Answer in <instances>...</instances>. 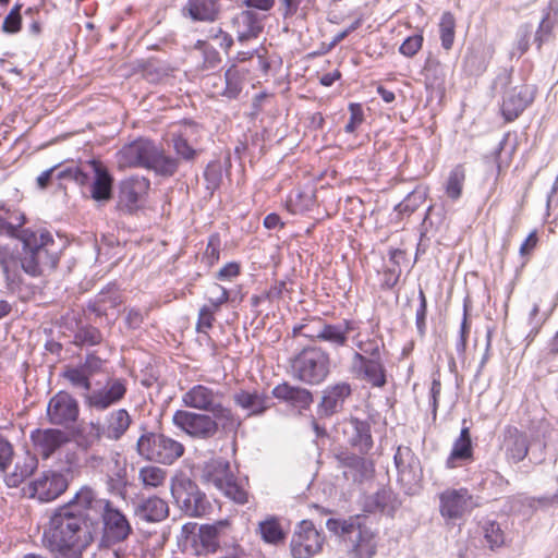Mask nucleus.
<instances>
[{"mask_svg":"<svg viewBox=\"0 0 558 558\" xmlns=\"http://www.w3.org/2000/svg\"><path fill=\"white\" fill-rule=\"evenodd\" d=\"M98 534V518L75 512L71 507H61L50 518L49 526L44 533V543L48 549L85 550Z\"/></svg>","mask_w":558,"mask_h":558,"instance_id":"1","label":"nucleus"},{"mask_svg":"<svg viewBox=\"0 0 558 558\" xmlns=\"http://www.w3.org/2000/svg\"><path fill=\"white\" fill-rule=\"evenodd\" d=\"M20 239L23 243L21 267L26 274L36 277L56 268L59 262L58 246L48 231L24 229Z\"/></svg>","mask_w":558,"mask_h":558,"instance_id":"2","label":"nucleus"},{"mask_svg":"<svg viewBox=\"0 0 558 558\" xmlns=\"http://www.w3.org/2000/svg\"><path fill=\"white\" fill-rule=\"evenodd\" d=\"M356 350L353 351L350 372L354 378L366 381L373 387L386 385V368L381 351L384 341L379 338L360 339V333L353 338Z\"/></svg>","mask_w":558,"mask_h":558,"instance_id":"3","label":"nucleus"},{"mask_svg":"<svg viewBox=\"0 0 558 558\" xmlns=\"http://www.w3.org/2000/svg\"><path fill=\"white\" fill-rule=\"evenodd\" d=\"M226 395L220 389L197 384L182 395V403L186 408L195 409L203 413H210L221 421L225 430L236 429L241 422L233 411L223 404Z\"/></svg>","mask_w":558,"mask_h":558,"instance_id":"4","label":"nucleus"},{"mask_svg":"<svg viewBox=\"0 0 558 558\" xmlns=\"http://www.w3.org/2000/svg\"><path fill=\"white\" fill-rule=\"evenodd\" d=\"M59 180H71L78 185L90 184V196L97 202H108L112 197L113 179L108 169L97 160H90L85 166L68 167L56 174Z\"/></svg>","mask_w":558,"mask_h":558,"instance_id":"5","label":"nucleus"},{"mask_svg":"<svg viewBox=\"0 0 558 558\" xmlns=\"http://www.w3.org/2000/svg\"><path fill=\"white\" fill-rule=\"evenodd\" d=\"M143 433L136 441V452L141 458L155 463L171 465L184 454V446L162 434L147 430L142 427Z\"/></svg>","mask_w":558,"mask_h":558,"instance_id":"6","label":"nucleus"},{"mask_svg":"<svg viewBox=\"0 0 558 558\" xmlns=\"http://www.w3.org/2000/svg\"><path fill=\"white\" fill-rule=\"evenodd\" d=\"M294 378L307 385H319L330 372L328 353L319 347H306L291 359Z\"/></svg>","mask_w":558,"mask_h":558,"instance_id":"7","label":"nucleus"},{"mask_svg":"<svg viewBox=\"0 0 558 558\" xmlns=\"http://www.w3.org/2000/svg\"><path fill=\"white\" fill-rule=\"evenodd\" d=\"M98 517L101 520V532L97 545L99 550L111 549L133 534L129 519L112 502L107 505Z\"/></svg>","mask_w":558,"mask_h":558,"instance_id":"8","label":"nucleus"},{"mask_svg":"<svg viewBox=\"0 0 558 558\" xmlns=\"http://www.w3.org/2000/svg\"><path fill=\"white\" fill-rule=\"evenodd\" d=\"M219 418L206 413L177 410L172 416L173 425L193 439L208 440L219 432Z\"/></svg>","mask_w":558,"mask_h":558,"instance_id":"9","label":"nucleus"},{"mask_svg":"<svg viewBox=\"0 0 558 558\" xmlns=\"http://www.w3.org/2000/svg\"><path fill=\"white\" fill-rule=\"evenodd\" d=\"M171 494L178 507L190 517H202L210 508L206 495L190 478L173 482Z\"/></svg>","mask_w":558,"mask_h":558,"instance_id":"10","label":"nucleus"},{"mask_svg":"<svg viewBox=\"0 0 558 558\" xmlns=\"http://www.w3.org/2000/svg\"><path fill=\"white\" fill-rule=\"evenodd\" d=\"M150 189V181L144 177H130L118 186L117 207L124 214L133 215L143 208Z\"/></svg>","mask_w":558,"mask_h":558,"instance_id":"11","label":"nucleus"},{"mask_svg":"<svg viewBox=\"0 0 558 558\" xmlns=\"http://www.w3.org/2000/svg\"><path fill=\"white\" fill-rule=\"evenodd\" d=\"M398 481L408 494H414L423 478L421 462L410 447L399 446L395 453Z\"/></svg>","mask_w":558,"mask_h":558,"instance_id":"12","label":"nucleus"},{"mask_svg":"<svg viewBox=\"0 0 558 558\" xmlns=\"http://www.w3.org/2000/svg\"><path fill=\"white\" fill-rule=\"evenodd\" d=\"M128 392V380L110 377L100 389L84 395L85 405L90 410L105 411L122 401Z\"/></svg>","mask_w":558,"mask_h":558,"instance_id":"13","label":"nucleus"},{"mask_svg":"<svg viewBox=\"0 0 558 558\" xmlns=\"http://www.w3.org/2000/svg\"><path fill=\"white\" fill-rule=\"evenodd\" d=\"M324 537L312 521L298 524L291 538L290 548L294 558H312L322 550Z\"/></svg>","mask_w":558,"mask_h":558,"instance_id":"14","label":"nucleus"},{"mask_svg":"<svg viewBox=\"0 0 558 558\" xmlns=\"http://www.w3.org/2000/svg\"><path fill=\"white\" fill-rule=\"evenodd\" d=\"M69 486V472L48 470L29 483V495L41 502H49L61 496Z\"/></svg>","mask_w":558,"mask_h":558,"instance_id":"15","label":"nucleus"},{"mask_svg":"<svg viewBox=\"0 0 558 558\" xmlns=\"http://www.w3.org/2000/svg\"><path fill=\"white\" fill-rule=\"evenodd\" d=\"M80 415L77 400L66 391L57 392L48 402L47 420L51 425L70 427Z\"/></svg>","mask_w":558,"mask_h":558,"instance_id":"16","label":"nucleus"},{"mask_svg":"<svg viewBox=\"0 0 558 558\" xmlns=\"http://www.w3.org/2000/svg\"><path fill=\"white\" fill-rule=\"evenodd\" d=\"M477 506L466 488H448L439 494V512L447 520L461 519Z\"/></svg>","mask_w":558,"mask_h":558,"instance_id":"17","label":"nucleus"},{"mask_svg":"<svg viewBox=\"0 0 558 558\" xmlns=\"http://www.w3.org/2000/svg\"><path fill=\"white\" fill-rule=\"evenodd\" d=\"M353 393L352 385L341 380L330 384L322 391V399L317 405L319 417H331L344 409V404Z\"/></svg>","mask_w":558,"mask_h":558,"instance_id":"18","label":"nucleus"},{"mask_svg":"<svg viewBox=\"0 0 558 558\" xmlns=\"http://www.w3.org/2000/svg\"><path fill=\"white\" fill-rule=\"evenodd\" d=\"M308 325L299 328V332L305 337L316 338L329 343L333 348L345 347L349 341V335L357 329L356 323L350 319H343L338 324L320 323L316 333H308Z\"/></svg>","mask_w":558,"mask_h":558,"instance_id":"19","label":"nucleus"},{"mask_svg":"<svg viewBox=\"0 0 558 558\" xmlns=\"http://www.w3.org/2000/svg\"><path fill=\"white\" fill-rule=\"evenodd\" d=\"M157 145L149 140L140 138L128 145H124L118 156L119 162L123 167H143L148 168Z\"/></svg>","mask_w":558,"mask_h":558,"instance_id":"20","label":"nucleus"},{"mask_svg":"<svg viewBox=\"0 0 558 558\" xmlns=\"http://www.w3.org/2000/svg\"><path fill=\"white\" fill-rule=\"evenodd\" d=\"M31 440L36 453L47 460L69 441V437L58 428H36L31 433Z\"/></svg>","mask_w":558,"mask_h":558,"instance_id":"21","label":"nucleus"},{"mask_svg":"<svg viewBox=\"0 0 558 558\" xmlns=\"http://www.w3.org/2000/svg\"><path fill=\"white\" fill-rule=\"evenodd\" d=\"M232 400L235 407L246 413V417L262 416L271 407V398L258 389H239Z\"/></svg>","mask_w":558,"mask_h":558,"instance_id":"22","label":"nucleus"},{"mask_svg":"<svg viewBox=\"0 0 558 558\" xmlns=\"http://www.w3.org/2000/svg\"><path fill=\"white\" fill-rule=\"evenodd\" d=\"M199 126L191 121H185L178 126V130L171 132L172 148L179 160L192 162L198 156L197 149L193 147L192 136L196 134Z\"/></svg>","mask_w":558,"mask_h":558,"instance_id":"23","label":"nucleus"},{"mask_svg":"<svg viewBox=\"0 0 558 558\" xmlns=\"http://www.w3.org/2000/svg\"><path fill=\"white\" fill-rule=\"evenodd\" d=\"M348 442L361 454H367L373 448V437L368 421L351 417L343 425Z\"/></svg>","mask_w":558,"mask_h":558,"instance_id":"24","label":"nucleus"},{"mask_svg":"<svg viewBox=\"0 0 558 558\" xmlns=\"http://www.w3.org/2000/svg\"><path fill=\"white\" fill-rule=\"evenodd\" d=\"M111 501L99 498L97 492L88 485L82 486L73 498L63 507H71L75 512L95 513L99 515Z\"/></svg>","mask_w":558,"mask_h":558,"instance_id":"25","label":"nucleus"},{"mask_svg":"<svg viewBox=\"0 0 558 558\" xmlns=\"http://www.w3.org/2000/svg\"><path fill=\"white\" fill-rule=\"evenodd\" d=\"M132 423L133 418L126 409H114L105 415L104 422H100V429L105 439L119 441L128 433Z\"/></svg>","mask_w":558,"mask_h":558,"instance_id":"26","label":"nucleus"},{"mask_svg":"<svg viewBox=\"0 0 558 558\" xmlns=\"http://www.w3.org/2000/svg\"><path fill=\"white\" fill-rule=\"evenodd\" d=\"M533 101L529 86H515L505 93L502 100V114L507 121L515 120Z\"/></svg>","mask_w":558,"mask_h":558,"instance_id":"27","label":"nucleus"},{"mask_svg":"<svg viewBox=\"0 0 558 558\" xmlns=\"http://www.w3.org/2000/svg\"><path fill=\"white\" fill-rule=\"evenodd\" d=\"M232 25L240 43L257 38L263 31L262 19L251 10H243L232 19Z\"/></svg>","mask_w":558,"mask_h":558,"instance_id":"28","label":"nucleus"},{"mask_svg":"<svg viewBox=\"0 0 558 558\" xmlns=\"http://www.w3.org/2000/svg\"><path fill=\"white\" fill-rule=\"evenodd\" d=\"M134 515L149 523L161 522L169 515V506L157 496L143 498L134 506Z\"/></svg>","mask_w":558,"mask_h":558,"instance_id":"29","label":"nucleus"},{"mask_svg":"<svg viewBox=\"0 0 558 558\" xmlns=\"http://www.w3.org/2000/svg\"><path fill=\"white\" fill-rule=\"evenodd\" d=\"M271 393L276 399L300 410L310 408L313 402V393L308 389L292 386L289 383L277 385Z\"/></svg>","mask_w":558,"mask_h":558,"instance_id":"30","label":"nucleus"},{"mask_svg":"<svg viewBox=\"0 0 558 558\" xmlns=\"http://www.w3.org/2000/svg\"><path fill=\"white\" fill-rule=\"evenodd\" d=\"M335 458L338 465L344 469L343 475L347 478L352 477L353 481H361L372 472V462L355 453L340 451L335 456Z\"/></svg>","mask_w":558,"mask_h":558,"instance_id":"31","label":"nucleus"},{"mask_svg":"<svg viewBox=\"0 0 558 558\" xmlns=\"http://www.w3.org/2000/svg\"><path fill=\"white\" fill-rule=\"evenodd\" d=\"M218 0H187L182 14L194 22H214L219 15Z\"/></svg>","mask_w":558,"mask_h":558,"instance_id":"32","label":"nucleus"},{"mask_svg":"<svg viewBox=\"0 0 558 558\" xmlns=\"http://www.w3.org/2000/svg\"><path fill=\"white\" fill-rule=\"evenodd\" d=\"M228 525L227 521L202 525L194 535V543L198 554H213L219 547V531Z\"/></svg>","mask_w":558,"mask_h":558,"instance_id":"33","label":"nucleus"},{"mask_svg":"<svg viewBox=\"0 0 558 558\" xmlns=\"http://www.w3.org/2000/svg\"><path fill=\"white\" fill-rule=\"evenodd\" d=\"M38 466L36 454L25 452L17 457L12 472H5L4 482L9 487H17L27 477H29Z\"/></svg>","mask_w":558,"mask_h":558,"instance_id":"34","label":"nucleus"},{"mask_svg":"<svg viewBox=\"0 0 558 558\" xmlns=\"http://www.w3.org/2000/svg\"><path fill=\"white\" fill-rule=\"evenodd\" d=\"M529 445V438L524 433L518 428L508 429L505 439L507 459L513 463L521 462L527 456Z\"/></svg>","mask_w":558,"mask_h":558,"instance_id":"35","label":"nucleus"},{"mask_svg":"<svg viewBox=\"0 0 558 558\" xmlns=\"http://www.w3.org/2000/svg\"><path fill=\"white\" fill-rule=\"evenodd\" d=\"M364 511L383 512L391 514L397 508V499L389 488H380L376 493L365 497L363 502Z\"/></svg>","mask_w":558,"mask_h":558,"instance_id":"36","label":"nucleus"},{"mask_svg":"<svg viewBox=\"0 0 558 558\" xmlns=\"http://www.w3.org/2000/svg\"><path fill=\"white\" fill-rule=\"evenodd\" d=\"M231 475L229 461L223 458H214L205 462L201 477L218 489Z\"/></svg>","mask_w":558,"mask_h":558,"instance_id":"37","label":"nucleus"},{"mask_svg":"<svg viewBox=\"0 0 558 558\" xmlns=\"http://www.w3.org/2000/svg\"><path fill=\"white\" fill-rule=\"evenodd\" d=\"M353 539L351 558H373L376 554L377 543L374 533L366 529L357 526Z\"/></svg>","mask_w":558,"mask_h":558,"instance_id":"38","label":"nucleus"},{"mask_svg":"<svg viewBox=\"0 0 558 558\" xmlns=\"http://www.w3.org/2000/svg\"><path fill=\"white\" fill-rule=\"evenodd\" d=\"M21 260H19L8 246L0 245V267L9 289H15L21 283Z\"/></svg>","mask_w":558,"mask_h":558,"instance_id":"39","label":"nucleus"},{"mask_svg":"<svg viewBox=\"0 0 558 558\" xmlns=\"http://www.w3.org/2000/svg\"><path fill=\"white\" fill-rule=\"evenodd\" d=\"M179 167V158L166 154L157 146L147 169L153 170L157 175L169 178L177 173Z\"/></svg>","mask_w":558,"mask_h":558,"instance_id":"40","label":"nucleus"},{"mask_svg":"<svg viewBox=\"0 0 558 558\" xmlns=\"http://www.w3.org/2000/svg\"><path fill=\"white\" fill-rule=\"evenodd\" d=\"M473 457V447L469 427L461 429L459 438L454 441L450 456L447 459L448 468H456L457 461H469Z\"/></svg>","mask_w":558,"mask_h":558,"instance_id":"41","label":"nucleus"},{"mask_svg":"<svg viewBox=\"0 0 558 558\" xmlns=\"http://www.w3.org/2000/svg\"><path fill=\"white\" fill-rule=\"evenodd\" d=\"M247 72V69L239 68L235 64L231 65L225 73L226 86L221 95L229 99L238 98L243 89Z\"/></svg>","mask_w":558,"mask_h":558,"instance_id":"42","label":"nucleus"},{"mask_svg":"<svg viewBox=\"0 0 558 558\" xmlns=\"http://www.w3.org/2000/svg\"><path fill=\"white\" fill-rule=\"evenodd\" d=\"M121 303V298L116 284H109L101 290L93 305V311L97 315H106L109 308H114Z\"/></svg>","mask_w":558,"mask_h":558,"instance_id":"43","label":"nucleus"},{"mask_svg":"<svg viewBox=\"0 0 558 558\" xmlns=\"http://www.w3.org/2000/svg\"><path fill=\"white\" fill-rule=\"evenodd\" d=\"M439 38L441 41V47L449 51L454 44L456 37V17L454 15L446 11L441 14L439 24Z\"/></svg>","mask_w":558,"mask_h":558,"instance_id":"44","label":"nucleus"},{"mask_svg":"<svg viewBox=\"0 0 558 558\" xmlns=\"http://www.w3.org/2000/svg\"><path fill=\"white\" fill-rule=\"evenodd\" d=\"M167 478V471L155 465H146L140 469L138 480L145 489L162 486Z\"/></svg>","mask_w":558,"mask_h":558,"instance_id":"45","label":"nucleus"},{"mask_svg":"<svg viewBox=\"0 0 558 558\" xmlns=\"http://www.w3.org/2000/svg\"><path fill=\"white\" fill-rule=\"evenodd\" d=\"M259 533L262 538L272 545L282 543L286 538V533L281 529L276 518H269L259 523Z\"/></svg>","mask_w":558,"mask_h":558,"instance_id":"46","label":"nucleus"},{"mask_svg":"<svg viewBox=\"0 0 558 558\" xmlns=\"http://www.w3.org/2000/svg\"><path fill=\"white\" fill-rule=\"evenodd\" d=\"M105 438V435L100 429V422H90L88 424V430L81 434L77 438V446L84 450H92L99 446Z\"/></svg>","mask_w":558,"mask_h":558,"instance_id":"47","label":"nucleus"},{"mask_svg":"<svg viewBox=\"0 0 558 558\" xmlns=\"http://www.w3.org/2000/svg\"><path fill=\"white\" fill-rule=\"evenodd\" d=\"M465 181V171L463 166H456L449 173L447 184H446V194L452 201L458 199L462 194L463 184Z\"/></svg>","mask_w":558,"mask_h":558,"instance_id":"48","label":"nucleus"},{"mask_svg":"<svg viewBox=\"0 0 558 558\" xmlns=\"http://www.w3.org/2000/svg\"><path fill=\"white\" fill-rule=\"evenodd\" d=\"M63 377L70 381V384L76 388L82 389L85 395L92 392L90 377L77 365L68 366L63 372Z\"/></svg>","mask_w":558,"mask_h":558,"instance_id":"49","label":"nucleus"},{"mask_svg":"<svg viewBox=\"0 0 558 558\" xmlns=\"http://www.w3.org/2000/svg\"><path fill=\"white\" fill-rule=\"evenodd\" d=\"M463 68L471 75H478L486 70V61L483 52L476 48H469L464 59Z\"/></svg>","mask_w":558,"mask_h":558,"instance_id":"50","label":"nucleus"},{"mask_svg":"<svg viewBox=\"0 0 558 558\" xmlns=\"http://www.w3.org/2000/svg\"><path fill=\"white\" fill-rule=\"evenodd\" d=\"M107 485L110 493L124 498L128 486L126 468L117 465L116 470L108 474Z\"/></svg>","mask_w":558,"mask_h":558,"instance_id":"51","label":"nucleus"},{"mask_svg":"<svg viewBox=\"0 0 558 558\" xmlns=\"http://www.w3.org/2000/svg\"><path fill=\"white\" fill-rule=\"evenodd\" d=\"M195 49L199 50L203 57L202 70H214L220 64V53L208 43L197 40Z\"/></svg>","mask_w":558,"mask_h":558,"instance_id":"52","label":"nucleus"},{"mask_svg":"<svg viewBox=\"0 0 558 558\" xmlns=\"http://www.w3.org/2000/svg\"><path fill=\"white\" fill-rule=\"evenodd\" d=\"M226 497L232 499L238 504H245L247 501L246 490L236 482L232 474L227 481L218 488Z\"/></svg>","mask_w":558,"mask_h":558,"instance_id":"53","label":"nucleus"},{"mask_svg":"<svg viewBox=\"0 0 558 558\" xmlns=\"http://www.w3.org/2000/svg\"><path fill=\"white\" fill-rule=\"evenodd\" d=\"M206 190L213 196L214 192L219 189L222 182V168L219 162H210L204 171Z\"/></svg>","mask_w":558,"mask_h":558,"instance_id":"54","label":"nucleus"},{"mask_svg":"<svg viewBox=\"0 0 558 558\" xmlns=\"http://www.w3.org/2000/svg\"><path fill=\"white\" fill-rule=\"evenodd\" d=\"M229 300V291L218 283H213L208 288V303L205 306L219 311L220 307Z\"/></svg>","mask_w":558,"mask_h":558,"instance_id":"55","label":"nucleus"},{"mask_svg":"<svg viewBox=\"0 0 558 558\" xmlns=\"http://www.w3.org/2000/svg\"><path fill=\"white\" fill-rule=\"evenodd\" d=\"M169 66L158 62L149 61L143 70L144 77L150 83H158L169 75Z\"/></svg>","mask_w":558,"mask_h":558,"instance_id":"56","label":"nucleus"},{"mask_svg":"<svg viewBox=\"0 0 558 558\" xmlns=\"http://www.w3.org/2000/svg\"><path fill=\"white\" fill-rule=\"evenodd\" d=\"M484 537L489 544L490 548L500 547L505 542L504 532L499 523L489 521L484 525Z\"/></svg>","mask_w":558,"mask_h":558,"instance_id":"57","label":"nucleus"},{"mask_svg":"<svg viewBox=\"0 0 558 558\" xmlns=\"http://www.w3.org/2000/svg\"><path fill=\"white\" fill-rule=\"evenodd\" d=\"M22 4H15L9 14L5 16L2 25V31L8 34H15L20 32L22 26L21 16Z\"/></svg>","mask_w":558,"mask_h":558,"instance_id":"58","label":"nucleus"},{"mask_svg":"<svg viewBox=\"0 0 558 558\" xmlns=\"http://www.w3.org/2000/svg\"><path fill=\"white\" fill-rule=\"evenodd\" d=\"M420 305L415 313V325L420 336L426 332L427 300L422 288L418 289Z\"/></svg>","mask_w":558,"mask_h":558,"instance_id":"59","label":"nucleus"},{"mask_svg":"<svg viewBox=\"0 0 558 558\" xmlns=\"http://www.w3.org/2000/svg\"><path fill=\"white\" fill-rule=\"evenodd\" d=\"M14 457V449L11 442L0 435V473H5Z\"/></svg>","mask_w":558,"mask_h":558,"instance_id":"60","label":"nucleus"},{"mask_svg":"<svg viewBox=\"0 0 558 558\" xmlns=\"http://www.w3.org/2000/svg\"><path fill=\"white\" fill-rule=\"evenodd\" d=\"M423 45V36L421 34H416L408 37L399 48L401 54L411 58L415 56Z\"/></svg>","mask_w":558,"mask_h":558,"instance_id":"61","label":"nucleus"},{"mask_svg":"<svg viewBox=\"0 0 558 558\" xmlns=\"http://www.w3.org/2000/svg\"><path fill=\"white\" fill-rule=\"evenodd\" d=\"M220 256V239L218 234H213L207 243V247L204 253V259L207 265L213 266L219 260Z\"/></svg>","mask_w":558,"mask_h":558,"instance_id":"62","label":"nucleus"},{"mask_svg":"<svg viewBox=\"0 0 558 558\" xmlns=\"http://www.w3.org/2000/svg\"><path fill=\"white\" fill-rule=\"evenodd\" d=\"M350 120L344 126L347 133H353L356 128L363 122L364 113L361 104L352 102L349 105Z\"/></svg>","mask_w":558,"mask_h":558,"instance_id":"63","label":"nucleus"},{"mask_svg":"<svg viewBox=\"0 0 558 558\" xmlns=\"http://www.w3.org/2000/svg\"><path fill=\"white\" fill-rule=\"evenodd\" d=\"M75 338H76L77 342H80L82 344H87V345H96V344L100 343V341L102 339L100 331L95 327H87V328L81 329L76 333Z\"/></svg>","mask_w":558,"mask_h":558,"instance_id":"64","label":"nucleus"}]
</instances>
